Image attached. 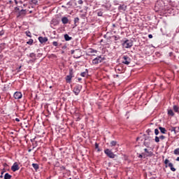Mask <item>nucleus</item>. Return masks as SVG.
I'll return each mask as SVG.
<instances>
[{"label":"nucleus","instance_id":"obj_47","mask_svg":"<svg viewBox=\"0 0 179 179\" xmlns=\"http://www.w3.org/2000/svg\"><path fill=\"white\" fill-rule=\"evenodd\" d=\"M3 58V55H0V61H2Z\"/></svg>","mask_w":179,"mask_h":179},{"label":"nucleus","instance_id":"obj_36","mask_svg":"<svg viewBox=\"0 0 179 179\" xmlns=\"http://www.w3.org/2000/svg\"><path fill=\"white\" fill-rule=\"evenodd\" d=\"M159 139H161L162 141H164V139H166V136H164V135H162L159 136Z\"/></svg>","mask_w":179,"mask_h":179},{"label":"nucleus","instance_id":"obj_32","mask_svg":"<svg viewBox=\"0 0 179 179\" xmlns=\"http://www.w3.org/2000/svg\"><path fill=\"white\" fill-rule=\"evenodd\" d=\"M95 148L97 149V152H101V150L99 148V143H95Z\"/></svg>","mask_w":179,"mask_h":179},{"label":"nucleus","instance_id":"obj_55","mask_svg":"<svg viewBox=\"0 0 179 179\" xmlns=\"http://www.w3.org/2000/svg\"><path fill=\"white\" fill-rule=\"evenodd\" d=\"M78 82H80V80H82V78H78Z\"/></svg>","mask_w":179,"mask_h":179},{"label":"nucleus","instance_id":"obj_15","mask_svg":"<svg viewBox=\"0 0 179 179\" xmlns=\"http://www.w3.org/2000/svg\"><path fill=\"white\" fill-rule=\"evenodd\" d=\"M62 22L63 24H68V22H69V20L66 17H63L62 18Z\"/></svg>","mask_w":179,"mask_h":179},{"label":"nucleus","instance_id":"obj_56","mask_svg":"<svg viewBox=\"0 0 179 179\" xmlns=\"http://www.w3.org/2000/svg\"><path fill=\"white\" fill-rule=\"evenodd\" d=\"M176 162H179V157L176 158Z\"/></svg>","mask_w":179,"mask_h":179},{"label":"nucleus","instance_id":"obj_7","mask_svg":"<svg viewBox=\"0 0 179 179\" xmlns=\"http://www.w3.org/2000/svg\"><path fill=\"white\" fill-rule=\"evenodd\" d=\"M122 59V64H124V65H129L131 64V58L128 55H124Z\"/></svg>","mask_w":179,"mask_h":179},{"label":"nucleus","instance_id":"obj_13","mask_svg":"<svg viewBox=\"0 0 179 179\" xmlns=\"http://www.w3.org/2000/svg\"><path fill=\"white\" fill-rule=\"evenodd\" d=\"M27 13V11L24 9H21L19 12L18 16H24Z\"/></svg>","mask_w":179,"mask_h":179},{"label":"nucleus","instance_id":"obj_51","mask_svg":"<svg viewBox=\"0 0 179 179\" xmlns=\"http://www.w3.org/2000/svg\"><path fill=\"white\" fill-rule=\"evenodd\" d=\"M114 4H115V5H118V1H114Z\"/></svg>","mask_w":179,"mask_h":179},{"label":"nucleus","instance_id":"obj_44","mask_svg":"<svg viewBox=\"0 0 179 179\" xmlns=\"http://www.w3.org/2000/svg\"><path fill=\"white\" fill-rule=\"evenodd\" d=\"M138 157H139V159H142V157H143V153L140 154V155H138Z\"/></svg>","mask_w":179,"mask_h":179},{"label":"nucleus","instance_id":"obj_9","mask_svg":"<svg viewBox=\"0 0 179 179\" xmlns=\"http://www.w3.org/2000/svg\"><path fill=\"white\" fill-rule=\"evenodd\" d=\"M22 97H23V94H22V92H16L14 93V99L19 100Z\"/></svg>","mask_w":179,"mask_h":179},{"label":"nucleus","instance_id":"obj_21","mask_svg":"<svg viewBox=\"0 0 179 179\" xmlns=\"http://www.w3.org/2000/svg\"><path fill=\"white\" fill-rule=\"evenodd\" d=\"M176 129H177V127H171V128L169 129V131H170L171 132H174V134H175V135H176V134H177V132H178V131H177Z\"/></svg>","mask_w":179,"mask_h":179},{"label":"nucleus","instance_id":"obj_29","mask_svg":"<svg viewBox=\"0 0 179 179\" xmlns=\"http://www.w3.org/2000/svg\"><path fill=\"white\" fill-rule=\"evenodd\" d=\"M174 155H176V156H179V148H176L173 151Z\"/></svg>","mask_w":179,"mask_h":179},{"label":"nucleus","instance_id":"obj_37","mask_svg":"<svg viewBox=\"0 0 179 179\" xmlns=\"http://www.w3.org/2000/svg\"><path fill=\"white\" fill-rule=\"evenodd\" d=\"M150 132H152V130L150 129H147L146 133L148 135H150Z\"/></svg>","mask_w":179,"mask_h":179},{"label":"nucleus","instance_id":"obj_41","mask_svg":"<svg viewBox=\"0 0 179 179\" xmlns=\"http://www.w3.org/2000/svg\"><path fill=\"white\" fill-rule=\"evenodd\" d=\"M78 3H79V5H83V0H78Z\"/></svg>","mask_w":179,"mask_h":179},{"label":"nucleus","instance_id":"obj_40","mask_svg":"<svg viewBox=\"0 0 179 179\" xmlns=\"http://www.w3.org/2000/svg\"><path fill=\"white\" fill-rule=\"evenodd\" d=\"M5 34V31L1 30L0 31V36H3Z\"/></svg>","mask_w":179,"mask_h":179},{"label":"nucleus","instance_id":"obj_46","mask_svg":"<svg viewBox=\"0 0 179 179\" xmlns=\"http://www.w3.org/2000/svg\"><path fill=\"white\" fill-rule=\"evenodd\" d=\"M148 38H153V35L149 34V35H148Z\"/></svg>","mask_w":179,"mask_h":179},{"label":"nucleus","instance_id":"obj_1","mask_svg":"<svg viewBox=\"0 0 179 179\" xmlns=\"http://www.w3.org/2000/svg\"><path fill=\"white\" fill-rule=\"evenodd\" d=\"M122 45L123 48H131V47L134 45V42L132 40L126 39L124 41H122Z\"/></svg>","mask_w":179,"mask_h":179},{"label":"nucleus","instance_id":"obj_60","mask_svg":"<svg viewBox=\"0 0 179 179\" xmlns=\"http://www.w3.org/2000/svg\"><path fill=\"white\" fill-rule=\"evenodd\" d=\"M34 139H35V138H34V139H31V142H33V141H34Z\"/></svg>","mask_w":179,"mask_h":179},{"label":"nucleus","instance_id":"obj_4","mask_svg":"<svg viewBox=\"0 0 179 179\" xmlns=\"http://www.w3.org/2000/svg\"><path fill=\"white\" fill-rule=\"evenodd\" d=\"M164 163V164H166V168L170 167L171 171H176V168H174V165L173 164V163L170 162V160H169V159H166Z\"/></svg>","mask_w":179,"mask_h":179},{"label":"nucleus","instance_id":"obj_39","mask_svg":"<svg viewBox=\"0 0 179 179\" xmlns=\"http://www.w3.org/2000/svg\"><path fill=\"white\" fill-rule=\"evenodd\" d=\"M97 15H98V16H103V12L99 11V12L97 13Z\"/></svg>","mask_w":179,"mask_h":179},{"label":"nucleus","instance_id":"obj_28","mask_svg":"<svg viewBox=\"0 0 179 179\" xmlns=\"http://www.w3.org/2000/svg\"><path fill=\"white\" fill-rule=\"evenodd\" d=\"M73 5V3L72 2V0L69 1L67 3H66V6H67V8H71V6H72Z\"/></svg>","mask_w":179,"mask_h":179},{"label":"nucleus","instance_id":"obj_52","mask_svg":"<svg viewBox=\"0 0 179 179\" xmlns=\"http://www.w3.org/2000/svg\"><path fill=\"white\" fill-rule=\"evenodd\" d=\"M76 51H78V50H71V54H75V52Z\"/></svg>","mask_w":179,"mask_h":179},{"label":"nucleus","instance_id":"obj_6","mask_svg":"<svg viewBox=\"0 0 179 179\" xmlns=\"http://www.w3.org/2000/svg\"><path fill=\"white\" fill-rule=\"evenodd\" d=\"M80 90H82V85H77L74 87L73 92L76 96H78L80 93Z\"/></svg>","mask_w":179,"mask_h":179},{"label":"nucleus","instance_id":"obj_57","mask_svg":"<svg viewBox=\"0 0 179 179\" xmlns=\"http://www.w3.org/2000/svg\"><path fill=\"white\" fill-rule=\"evenodd\" d=\"M172 55H173V52L169 53L170 57H171Z\"/></svg>","mask_w":179,"mask_h":179},{"label":"nucleus","instance_id":"obj_62","mask_svg":"<svg viewBox=\"0 0 179 179\" xmlns=\"http://www.w3.org/2000/svg\"><path fill=\"white\" fill-rule=\"evenodd\" d=\"M15 3H17V1H15Z\"/></svg>","mask_w":179,"mask_h":179},{"label":"nucleus","instance_id":"obj_50","mask_svg":"<svg viewBox=\"0 0 179 179\" xmlns=\"http://www.w3.org/2000/svg\"><path fill=\"white\" fill-rule=\"evenodd\" d=\"M15 121H16L17 122H20V120L19 118H15Z\"/></svg>","mask_w":179,"mask_h":179},{"label":"nucleus","instance_id":"obj_58","mask_svg":"<svg viewBox=\"0 0 179 179\" xmlns=\"http://www.w3.org/2000/svg\"><path fill=\"white\" fill-rule=\"evenodd\" d=\"M136 141H139V137H137V138H136Z\"/></svg>","mask_w":179,"mask_h":179},{"label":"nucleus","instance_id":"obj_34","mask_svg":"<svg viewBox=\"0 0 179 179\" xmlns=\"http://www.w3.org/2000/svg\"><path fill=\"white\" fill-rule=\"evenodd\" d=\"M52 45H54V47H58V42H57V41H53V42H52Z\"/></svg>","mask_w":179,"mask_h":179},{"label":"nucleus","instance_id":"obj_33","mask_svg":"<svg viewBox=\"0 0 179 179\" xmlns=\"http://www.w3.org/2000/svg\"><path fill=\"white\" fill-rule=\"evenodd\" d=\"M155 141L157 143H159V142H160V138L158 137V136H155Z\"/></svg>","mask_w":179,"mask_h":179},{"label":"nucleus","instance_id":"obj_23","mask_svg":"<svg viewBox=\"0 0 179 179\" xmlns=\"http://www.w3.org/2000/svg\"><path fill=\"white\" fill-rule=\"evenodd\" d=\"M74 24H75V27H76V26L79 24V17H77L74 18Z\"/></svg>","mask_w":179,"mask_h":179},{"label":"nucleus","instance_id":"obj_14","mask_svg":"<svg viewBox=\"0 0 179 179\" xmlns=\"http://www.w3.org/2000/svg\"><path fill=\"white\" fill-rule=\"evenodd\" d=\"M118 10H127V6H125L124 4H120L118 7Z\"/></svg>","mask_w":179,"mask_h":179},{"label":"nucleus","instance_id":"obj_19","mask_svg":"<svg viewBox=\"0 0 179 179\" xmlns=\"http://www.w3.org/2000/svg\"><path fill=\"white\" fill-rule=\"evenodd\" d=\"M159 129L161 134H166V132H167V130H166V128H164V127H159Z\"/></svg>","mask_w":179,"mask_h":179},{"label":"nucleus","instance_id":"obj_12","mask_svg":"<svg viewBox=\"0 0 179 179\" xmlns=\"http://www.w3.org/2000/svg\"><path fill=\"white\" fill-rule=\"evenodd\" d=\"M89 54H91L90 55L92 56H94L96 55L94 54H97L98 51L94 50V48H90L88 50Z\"/></svg>","mask_w":179,"mask_h":179},{"label":"nucleus","instance_id":"obj_24","mask_svg":"<svg viewBox=\"0 0 179 179\" xmlns=\"http://www.w3.org/2000/svg\"><path fill=\"white\" fill-rule=\"evenodd\" d=\"M12 178V176L9 174L8 173H5L4 175V179H10Z\"/></svg>","mask_w":179,"mask_h":179},{"label":"nucleus","instance_id":"obj_10","mask_svg":"<svg viewBox=\"0 0 179 179\" xmlns=\"http://www.w3.org/2000/svg\"><path fill=\"white\" fill-rule=\"evenodd\" d=\"M29 58H31V60H29L31 62H36V54L34 52L30 53L29 55H27Z\"/></svg>","mask_w":179,"mask_h":179},{"label":"nucleus","instance_id":"obj_18","mask_svg":"<svg viewBox=\"0 0 179 179\" xmlns=\"http://www.w3.org/2000/svg\"><path fill=\"white\" fill-rule=\"evenodd\" d=\"M102 8H104L105 9H106V10H110V9L111 8V5H110V4H103Z\"/></svg>","mask_w":179,"mask_h":179},{"label":"nucleus","instance_id":"obj_53","mask_svg":"<svg viewBox=\"0 0 179 179\" xmlns=\"http://www.w3.org/2000/svg\"><path fill=\"white\" fill-rule=\"evenodd\" d=\"M22 68V66H20L18 69H17V72H20V69Z\"/></svg>","mask_w":179,"mask_h":179},{"label":"nucleus","instance_id":"obj_59","mask_svg":"<svg viewBox=\"0 0 179 179\" xmlns=\"http://www.w3.org/2000/svg\"><path fill=\"white\" fill-rule=\"evenodd\" d=\"M62 8H66V6H62Z\"/></svg>","mask_w":179,"mask_h":179},{"label":"nucleus","instance_id":"obj_43","mask_svg":"<svg viewBox=\"0 0 179 179\" xmlns=\"http://www.w3.org/2000/svg\"><path fill=\"white\" fill-rule=\"evenodd\" d=\"M16 12H20V8L19 7H15Z\"/></svg>","mask_w":179,"mask_h":179},{"label":"nucleus","instance_id":"obj_48","mask_svg":"<svg viewBox=\"0 0 179 179\" xmlns=\"http://www.w3.org/2000/svg\"><path fill=\"white\" fill-rule=\"evenodd\" d=\"M144 152H145V153H149V150H148L147 148H145V149H144Z\"/></svg>","mask_w":179,"mask_h":179},{"label":"nucleus","instance_id":"obj_30","mask_svg":"<svg viewBox=\"0 0 179 179\" xmlns=\"http://www.w3.org/2000/svg\"><path fill=\"white\" fill-rule=\"evenodd\" d=\"M25 34L27 37L31 38V32H30V31H25Z\"/></svg>","mask_w":179,"mask_h":179},{"label":"nucleus","instance_id":"obj_20","mask_svg":"<svg viewBox=\"0 0 179 179\" xmlns=\"http://www.w3.org/2000/svg\"><path fill=\"white\" fill-rule=\"evenodd\" d=\"M173 111L175 112V113H179V106H177V105H174L173 106Z\"/></svg>","mask_w":179,"mask_h":179},{"label":"nucleus","instance_id":"obj_22","mask_svg":"<svg viewBox=\"0 0 179 179\" xmlns=\"http://www.w3.org/2000/svg\"><path fill=\"white\" fill-rule=\"evenodd\" d=\"M168 115H171V117H174V112L171 109H168Z\"/></svg>","mask_w":179,"mask_h":179},{"label":"nucleus","instance_id":"obj_26","mask_svg":"<svg viewBox=\"0 0 179 179\" xmlns=\"http://www.w3.org/2000/svg\"><path fill=\"white\" fill-rule=\"evenodd\" d=\"M117 141H112L110 142V146H111V148H113V146H117Z\"/></svg>","mask_w":179,"mask_h":179},{"label":"nucleus","instance_id":"obj_11","mask_svg":"<svg viewBox=\"0 0 179 179\" xmlns=\"http://www.w3.org/2000/svg\"><path fill=\"white\" fill-rule=\"evenodd\" d=\"M20 168L19 167V164H17V162H15L13 164V165L11 167V170L12 171H17V170H19Z\"/></svg>","mask_w":179,"mask_h":179},{"label":"nucleus","instance_id":"obj_25","mask_svg":"<svg viewBox=\"0 0 179 179\" xmlns=\"http://www.w3.org/2000/svg\"><path fill=\"white\" fill-rule=\"evenodd\" d=\"M33 43H34V41L31 38V39H29V41L27 42V44H28V45H33Z\"/></svg>","mask_w":179,"mask_h":179},{"label":"nucleus","instance_id":"obj_49","mask_svg":"<svg viewBox=\"0 0 179 179\" xmlns=\"http://www.w3.org/2000/svg\"><path fill=\"white\" fill-rule=\"evenodd\" d=\"M115 37V40L117 41V40H120V37L117 36H114Z\"/></svg>","mask_w":179,"mask_h":179},{"label":"nucleus","instance_id":"obj_45","mask_svg":"<svg viewBox=\"0 0 179 179\" xmlns=\"http://www.w3.org/2000/svg\"><path fill=\"white\" fill-rule=\"evenodd\" d=\"M150 138V137H149V136H145L144 141H146L149 140Z\"/></svg>","mask_w":179,"mask_h":179},{"label":"nucleus","instance_id":"obj_64","mask_svg":"<svg viewBox=\"0 0 179 179\" xmlns=\"http://www.w3.org/2000/svg\"><path fill=\"white\" fill-rule=\"evenodd\" d=\"M178 129H179V127H178Z\"/></svg>","mask_w":179,"mask_h":179},{"label":"nucleus","instance_id":"obj_38","mask_svg":"<svg viewBox=\"0 0 179 179\" xmlns=\"http://www.w3.org/2000/svg\"><path fill=\"white\" fill-rule=\"evenodd\" d=\"M159 129H155V135H159Z\"/></svg>","mask_w":179,"mask_h":179},{"label":"nucleus","instance_id":"obj_2","mask_svg":"<svg viewBox=\"0 0 179 179\" xmlns=\"http://www.w3.org/2000/svg\"><path fill=\"white\" fill-rule=\"evenodd\" d=\"M103 61H106V57L101 55L97 56L96 58L92 59V65H98V64H101Z\"/></svg>","mask_w":179,"mask_h":179},{"label":"nucleus","instance_id":"obj_42","mask_svg":"<svg viewBox=\"0 0 179 179\" xmlns=\"http://www.w3.org/2000/svg\"><path fill=\"white\" fill-rule=\"evenodd\" d=\"M116 71H118L119 72H121V71H122V68L117 67V68H116Z\"/></svg>","mask_w":179,"mask_h":179},{"label":"nucleus","instance_id":"obj_63","mask_svg":"<svg viewBox=\"0 0 179 179\" xmlns=\"http://www.w3.org/2000/svg\"><path fill=\"white\" fill-rule=\"evenodd\" d=\"M51 87H52V86L50 87V88L51 89Z\"/></svg>","mask_w":179,"mask_h":179},{"label":"nucleus","instance_id":"obj_61","mask_svg":"<svg viewBox=\"0 0 179 179\" xmlns=\"http://www.w3.org/2000/svg\"><path fill=\"white\" fill-rule=\"evenodd\" d=\"M28 152H31V149H29V150H28Z\"/></svg>","mask_w":179,"mask_h":179},{"label":"nucleus","instance_id":"obj_3","mask_svg":"<svg viewBox=\"0 0 179 179\" xmlns=\"http://www.w3.org/2000/svg\"><path fill=\"white\" fill-rule=\"evenodd\" d=\"M104 153L110 159H115V156H117L115 154H114V152H113V151H111V150L108 148L104 150Z\"/></svg>","mask_w":179,"mask_h":179},{"label":"nucleus","instance_id":"obj_54","mask_svg":"<svg viewBox=\"0 0 179 179\" xmlns=\"http://www.w3.org/2000/svg\"><path fill=\"white\" fill-rule=\"evenodd\" d=\"M74 58H80V56H76L74 55Z\"/></svg>","mask_w":179,"mask_h":179},{"label":"nucleus","instance_id":"obj_17","mask_svg":"<svg viewBox=\"0 0 179 179\" xmlns=\"http://www.w3.org/2000/svg\"><path fill=\"white\" fill-rule=\"evenodd\" d=\"M64 40L66 41H71V40H72V37L69 36V35H68V34H64Z\"/></svg>","mask_w":179,"mask_h":179},{"label":"nucleus","instance_id":"obj_8","mask_svg":"<svg viewBox=\"0 0 179 179\" xmlns=\"http://www.w3.org/2000/svg\"><path fill=\"white\" fill-rule=\"evenodd\" d=\"M38 41L41 43V44H45V43H47V41H48V38L39 36Z\"/></svg>","mask_w":179,"mask_h":179},{"label":"nucleus","instance_id":"obj_35","mask_svg":"<svg viewBox=\"0 0 179 179\" xmlns=\"http://www.w3.org/2000/svg\"><path fill=\"white\" fill-rule=\"evenodd\" d=\"M5 171H6L5 169H3V171H1L0 178H3V173H5Z\"/></svg>","mask_w":179,"mask_h":179},{"label":"nucleus","instance_id":"obj_27","mask_svg":"<svg viewBox=\"0 0 179 179\" xmlns=\"http://www.w3.org/2000/svg\"><path fill=\"white\" fill-rule=\"evenodd\" d=\"M32 167L34 169V170H38L40 168L37 164H32Z\"/></svg>","mask_w":179,"mask_h":179},{"label":"nucleus","instance_id":"obj_31","mask_svg":"<svg viewBox=\"0 0 179 179\" xmlns=\"http://www.w3.org/2000/svg\"><path fill=\"white\" fill-rule=\"evenodd\" d=\"M143 145H144V146H145L146 148H149V146H150V142L144 141V142H143Z\"/></svg>","mask_w":179,"mask_h":179},{"label":"nucleus","instance_id":"obj_5","mask_svg":"<svg viewBox=\"0 0 179 179\" xmlns=\"http://www.w3.org/2000/svg\"><path fill=\"white\" fill-rule=\"evenodd\" d=\"M72 78H73V69H70L69 70V75L66 76V80L69 83H71L72 82Z\"/></svg>","mask_w":179,"mask_h":179},{"label":"nucleus","instance_id":"obj_16","mask_svg":"<svg viewBox=\"0 0 179 179\" xmlns=\"http://www.w3.org/2000/svg\"><path fill=\"white\" fill-rule=\"evenodd\" d=\"M88 73H89V70L86 69L84 72L80 73V76H82L83 78H85L86 75H87Z\"/></svg>","mask_w":179,"mask_h":179}]
</instances>
